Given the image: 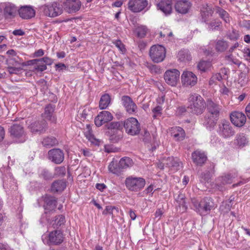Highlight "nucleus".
I'll list each match as a JSON object with an SVG mask.
<instances>
[{
    "mask_svg": "<svg viewBox=\"0 0 250 250\" xmlns=\"http://www.w3.org/2000/svg\"><path fill=\"white\" fill-rule=\"evenodd\" d=\"M49 241L50 243L58 245L63 241L62 233L60 230L52 231L49 235Z\"/></svg>",
    "mask_w": 250,
    "mask_h": 250,
    "instance_id": "nucleus-27",
    "label": "nucleus"
},
{
    "mask_svg": "<svg viewBox=\"0 0 250 250\" xmlns=\"http://www.w3.org/2000/svg\"><path fill=\"white\" fill-rule=\"evenodd\" d=\"M211 79V80H217L218 81H221L222 80V77L220 73H217L212 76Z\"/></svg>",
    "mask_w": 250,
    "mask_h": 250,
    "instance_id": "nucleus-62",
    "label": "nucleus"
},
{
    "mask_svg": "<svg viewBox=\"0 0 250 250\" xmlns=\"http://www.w3.org/2000/svg\"><path fill=\"white\" fill-rule=\"evenodd\" d=\"M113 43L123 53L125 51V45L120 40H115L113 42Z\"/></svg>",
    "mask_w": 250,
    "mask_h": 250,
    "instance_id": "nucleus-52",
    "label": "nucleus"
},
{
    "mask_svg": "<svg viewBox=\"0 0 250 250\" xmlns=\"http://www.w3.org/2000/svg\"><path fill=\"white\" fill-rule=\"evenodd\" d=\"M33 64L34 65V68L37 71L42 72L47 69V66L42 60L35 59L32 60Z\"/></svg>",
    "mask_w": 250,
    "mask_h": 250,
    "instance_id": "nucleus-40",
    "label": "nucleus"
},
{
    "mask_svg": "<svg viewBox=\"0 0 250 250\" xmlns=\"http://www.w3.org/2000/svg\"><path fill=\"white\" fill-rule=\"evenodd\" d=\"M157 7L165 14H169L172 11V2L170 0H162Z\"/></svg>",
    "mask_w": 250,
    "mask_h": 250,
    "instance_id": "nucleus-29",
    "label": "nucleus"
},
{
    "mask_svg": "<svg viewBox=\"0 0 250 250\" xmlns=\"http://www.w3.org/2000/svg\"><path fill=\"white\" fill-rule=\"evenodd\" d=\"M171 136L177 141H181L184 139L186 134L184 130L180 126L172 127L170 130Z\"/></svg>",
    "mask_w": 250,
    "mask_h": 250,
    "instance_id": "nucleus-26",
    "label": "nucleus"
},
{
    "mask_svg": "<svg viewBox=\"0 0 250 250\" xmlns=\"http://www.w3.org/2000/svg\"><path fill=\"white\" fill-rule=\"evenodd\" d=\"M191 6V3L188 0H178L175 4V10L179 13H187Z\"/></svg>",
    "mask_w": 250,
    "mask_h": 250,
    "instance_id": "nucleus-21",
    "label": "nucleus"
},
{
    "mask_svg": "<svg viewBox=\"0 0 250 250\" xmlns=\"http://www.w3.org/2000/svg\"><path fill=\"white\" fill-rule=\"evenodd\" d=\"M21 69L20 67H16L10 66L7 67V70L10 74H17L21 71Z\"/></svg>",
    "mask_w": 250,
    "mask_h": 250,
    "instance_id": "nucleus-54",
    "label": "nucleus"
},
{
    "mask_svg": "<svg viewBox=\"0 0 250 250\" xmlns=\"http://www.w3.org/2000/svg\"><path fill=\"white\" fill-rule=\"evenodd\" d=\"M48 159L52 162L60 164L64 160V153L62 150L59 148L50 150L48 152Z\"/></svg>",
    "mask_w": 250,
    "mask_h": 250,
    "instance_id": "nucleus-15",
    "label": "nucleus"
},
{
    "mask_svg": "<svg viewBox=\"0 0 250 250\" xmlns=\"http://www.w3.org/2000/svg\"><path fill=\"white\" fill-rule=\"evenodd\" d=\"M144 136L143 140L146 143H150L151 142V137L149 133L146 129L144 130L143 134Z\"/></svg>",
    "mask_w": 250,
    "mask_h": 250,
    "instance_id": "nucleus-55",
    "label": "nucleus"
},
{
    "mask_svg": "<svg viewBox=\"0 0 250 250\" xmlns=\"http://www.w3.org/2000/svg\"><path fill=\"white\" fill-rule=\"evenodd\" d=\"M109 136V139L110 142L113 143H116L119 142L123 137V133L122 129L117 130H110L107 132Z\"/></svg>",
    "mask_w": 250,
    "mask_h": 250,
    "instance_id": "nucleus-32",
    "label": "nucleus"
},
{
    "mask_svg": "<svg viewBox=\"0 0 250 250\" xmlns=\"http://www.w3.org/2000/svg\"><path fill=\"white\" fill-rule=\"evenodd\" d=\"M30 131L36 134H42L45 132L48 128L46 122L44 120L33 122L29 126Z\"/></svg>",
    "mask_w": 250,
    "mask_h": 250,
    "instance_id": "nucleus-11",
    "label": "nucleus"
},
{
    "mask_svg": "<svg viewBox=\"0 0 250 250\" xmlns=\"http://www.w3.org/2000/svg\"><path fill=\"white\" fill-rule=\"evenodd\" d=\"M66 186L65 181L63 180H58L52 183L51 190L54 192L62 191L66 188Z\"/></svg>",
    "mask_w": 250,
    "mask_h": 250,
    "instance_id": "nucleus-34",
    "label": "nucleus"
},
{
    "mask_svg": "<svg viewBox=\"0 0 250 250\" xmlns=\"http://www.w3.org/2000/svg\"><path fill=\"white\" fill-rule=\"evenodd\" d=\"M214 165L213 164H210L209 170L206 172L201 174V178L202 181L208 182L210 178L211 173L213 171Z\"/></svg>",
    "mask_w": 250,
    "mask_h": 250,
    "instance_id": "nucleus-44",
    "label": "nucleus"
},
{
    "mask_svg": "<svg viewBox=\"0 0 250 250\" xmlns=\"http://www.w3.org/2000/svg\"><path fill=\"white\" fill-rule=\"evenodd\" d=\"M133 165L132 160L129 157H124L122 158L118 164L115 167L114 163H111L108 166V169L112 173L116 174H119L124 169H126Z\"/></svg>",
    "mask_w": 250,
    "mask_h": 250,
    "instance_id": "nucleus-6",
    "label": "nucleus"
},
{
    "mask_svg": "<svg viewBox=\"0 0 250 250\" xmlns=\"http://www.w3.org/2000/svg\"><path fill=\"white\" fill-rule=\"evenodd\" d=\"M230 118L231 123L236 126H242L246 123V117L242 112L234 111L231 113Z\"/></svg>",
    "mask_w": 250,
    "mask_h": 250,
    "instance_id": "nucleus-19",
    "label": "nucleus"
},
{
    "mask_svg": "<svg viewBox=\"0 0 250 250\" xmlns=\"http://www.w3.org/2000/svg\"><path fill=\"white\" fill-rule=\"evenodd\" d=\"M43 206L45 213L55 210L57 206V199L55 197L46 196L44 198Z\"/></svg>",
    "mask_w": 250,
    "mask_h": 250,
    "instance_id": "nucleus-24",
    "label": "nucleus"
},
{
    "mask_svg": "<svg viewBox=\"0 0 250 250\" xmlns=\"http://www.w3.org/2000/svg\"><path fill=\"white\" fill-rule=\"evenodd\" d=\"M233 199L234 197H230L228 200L223 202L220 207V210L223 213L228 212L230 210L232 206L231 202Z\"/></svg>",
    "mask_w": 250,
    "mask_h": 250,
    "instance_id": "nucleus-41",
    "label": "nucleus"
},
{
    "mask_svg": "<svg viewBox=\"0 0 250 250\" xmlns=\"http://www.w3.org/2000/svg\"><path fill=\"white\" fill-rule=\"evenodd\" d=\"M147 5L146 0H129L128 8L133 12H139L144 9Z\"/></svg>",
    "mask_w": 250,
    "mask_h": 250,
    "instance_id": "nucleus-16",
    "label": "nucleus"
},
{
    "mask_svg": "<svg viewBox=\"0 0 250 250\" xmlns=\"http://www.w3.org/2000/svg\"><path fill=\"white\" fill-rule=\"evenodd\" d=\"M125 184L129 190L137 192L144 188L146 181L142 177L129 176L125 179Z\"/></svg>",
    "mask_w": 250,
    "mask_h": 250,
    "instance_id": "nucleus-3",
    "label": "nucleus"
},
{
    "mask_svg": "<svg viewBox=\"0 0 250 250\" xmlns=\"http://www.w3.org/2000/svg\"><path fill=\"white\" fill-rule=\"evenodd\" d=\"M229 47L228 42L224 40H219L215 43V49L218 52H223L226 51Z\"/></svg>",
    "mask_w": 250,
    "mask_h": 250,
    "instance_id": "nucleus-39",
    "label": "nucleus"
},
{
    "mask_svg": "<svg viewBox=\"0 0 250 250\" xmlns=\"http://www.w3.org/2000/svg\"><path fill=\"white\" fill-rule=\"evenodd\" d=\"M164 213L162 209L159 208L158 209L155 213V218L157 219L158 220H160Z\"/></svg>",
    "mask_w": 250,
    "mask_h": 250,
    "instance_id": "nucleus-59",
    "label": "nucleus"
},
{
    "mask_svg": "<svg viewBox=\"0 0 250 250\" xmlns=\"http://www.w3.org/2000/svg\"><path fill=\"white\" fill-rule=\"evenodd\" d=\"M148 29L145 26H140L135 29V32L137 36L140 38H144L147 32Z\"/></svg>",
    "mask_w": 250,
    "mask_h": 250,
    "instance_id": "nucleus-47",
    "label": "nucleus"
},
{
    "mask_svg": "<svg viewBox=\"0 0 250 250\" xmlns=\"http://www.w3.org/2000/svg\"><path fill=\"white\" fill-rule=\"evenodd\" d=\"M62 5L63 10L72 14L77 12L80 9L82 3L80 0H65Z\"/></svg>",
    "mask_w": 250,
    "mask_h": 250,
    "instance_id": "nucleus-12",
    "label": "nucleus"
},
{
    "mask_svg": "<svg viewBox=\"0 0 250 250\" xmlns=\"http://www.w3.org/2000/svg\"><path fill=\"white\" fill-rule=\"evenodd\" d=\"M162 107L160 105H157L152 109L153 113L152 117L154 119H156L162 115Z\"/></svg>",
    "mask_w": 250,
    "mask_h": 250,
    "instance_id": "nucleus-50",
    "label": "nucleus"
},
{
    "mask_svg": "<svg viewBox=\"0 0 250 250\" xmlns=\"http://www.w3.org/2000/svg\"><path fill=\"white\" fill-rule=\"evenodd\" d=\"M121 101L127 113L130 114H134L137 112V106L129 96H122Z\"/></svg>",
    "mask_w": 250,
    "mask_h": 250,
    "instance_id": "nucleus-14",
    "label": "nucleus"
},
{
    "mask_svg": "<svg viewBox=\"0 0 250 250\" xmlns=\"http://www.w3.org/2000/svg\"><path fill=\"white\" fill-rule=\"evenodd\" d=\"M111 102V98L108 94L102 96L99 102V108L104 109L107 108Z\"/></svg>",
    "mask_w": 250,
    "mask_h": 250,
    "instance_id": "nucleus-38",
    "label": "nucleus"
},
{
    "mask_svg": "<svg viewBox=\"0 0 250 250\" xmlns=\"http://www.w3.org/2000/svg\"><path fill=\"white\" fill-rule=\"evenodd\" d=\"M41 9L45 16L50 17H57L62 14L63 12L62 5L57 2L43 5Z\"/></svg>",
    "mask_w": 250,
    "mask_h": 250,
    "instance_id": "nucleus-7",
    "label": "nucleus"
},
{
    "mask_svg": "<svg viewBox=\"0 0 250 250\" xmlns=\"http://www.w3.org/2000/svg\"><path fill=\"white\" fill-rule=\"evenodd\" d=\"M5 135V131L3 127L0 126V142L2 141L4 139Z\"/></svg>",
    "mask_w": 250,
    "mask_h": 250,
    "instance_id": "nucleus-64",
    "label": "nucleus"
},
{
    "mask_svg": "<svg viewBox=\"0 0 250 250\" xmlns=\"http://www.w3.org/2000/svg\"><path fill=\"white\" fill-rule=\"evenodd\" d=\"M178 58L181 62H188L191 59V55L187 50L180 51L178 54Z\"/></svg>",
    "mask_w": 250,
    "mask_h": 250,
    "instance_id": "nucleus-43",
    "label": "nucleus"
},
{
    "mask_svg": "<svg viewBox=\"0 0 250 250\" xmlns=\"http://www.w3.org/2000/svg\"><path fill=\"white\" fill-rule=\"evenodd\" d=\"M123 125L126 133L130 135H137L141 130L140 123L136 118L133 117L129 118L125 120Z\"/></svg>",
    "mask_w": 250,
    "mask_h": 250,
    "instance_id": "nucleus-4",
    "label": "nucleus"
},
{
    "mask_svg": "<svg viewBox=\"0 0 250 250\" xmlns=\"http://www.w3.org/2000/svg\"><path fill=\"white\" fill-rule=\"evenodd\" d=\"M211 66V62L209 61H201L198 64L197 67L200 70L205 72L208 70Z\"/></svg>",
    "mask_w": 250,
    "mask_h": 250,
    "instance_id": "nucleus-45",
    "label": "nucleus"
},
{
    "mask_svg": "<svg viewBox=\"0 0 250 250\" xmlns=\"http://www.w3.org/2000/svg\"><path fill=\"white\" fill-rule=\"evenodd\" d=\"M180 73L176 69L167 70L164 74V79L166 83L172 86H176L179 81Z\"/></svg>",
    "mask_w": 250,
    "mask_h": 250,
    "instance_id": "nucleus-9",
    "label": "nucleus"
},
{
    "mask_svg": "<svg viewBox=\"0 0 250 250\" xmlns=\"http://www.w3.org/2000/svg\"><path fill=\"white\" fill-rule=\"evenodd\" d=\"M65 222V217L62 215H60L56 217L54 223L53 224L54 228H58L59 227L64 225Z\"/></svg>",
    "mask_w": 250,
    "mask_h": 250,
    "instance_id": "nucleus-48",
    "label": "nucleus"
},
{
    "mask_svg": "<svg viewBox=\"0 0 250 250\" xmlns=\"http://www.w3.org/2000/svg\"><path fill=\"white\" fill-rule=\"evenodd\" d=\"M206 106L208 110L207 115L219 118L221 110L219 105L214 103L212 101L208 100Z\"/></svg>",
    "mask_w": 250,
    "mask_h": 250,
    "instance_id": "nucleus-22",
    "label": "nucleus"
},
{
    "mask_svg": "<svg viewBox=\"0 0 250 250\" xmlns=\"http://www.w3.org/2000/svg\"><path fill=\"white\" fill-rule=\"evenodd\" d=\"M248 143V139L244 133H240L236 135L235 143L240 146H243Z\"/></svg>",
    "mask_w": 250,
    "mask_h": 250,
    "instance_id": "nucleus-42",
    "label": "nucleus"
},
{
    "mask_svg": "<svg viewBox=\"0 0 250 250\" xmlns=\"http://www.w3.org/2000/svg\"><path fill=\"white\" fill-rule=\"evenodd\" d=\"M114 209H116L115 207L112 206H107L106 207L105 209L103 211V214L106 215L107 214H112V211Z\"/></svg>",
    "mask_w": 250,
    "mask_h": 250,
    "instance_id": "nucleus-56",
    "label": "nucleus"
},
{
    "mask_svg": "<svg viewBox=\"0 0 250 250\" xmlns=\"http://www.w3.org/2000/svg\"><path fill=\"white\" fill-rule=\"evenodd\" d=\"M217 132L220 136L224 138H229L234 134V131L230 123L226 120H222L219 123Z\"/></svg>",
    "mask_w": 250,
    "mask_h": 250,
    "instance_id": "nucleus-8",
    "label": "nucleus"
},
{
    "mask_svg": "<svg viewBox=\"0 0 250 250\" xmlns=\"http://www.w3.org/2000/svg\"><path fill=\"white\" fill-rule=\"evenodd\" d=\"M66 173V169L64 167H58L55 169V174L58 176H63Z\"/></svg>",
    "mask_w": 250,
    "mask_h": 250,
    "instance_id": "nucleus-51",
    "label": "nucleus"
},
{
    "mask_svg": "<svg viewBox=\"0 0 250 250\" xmlns=\"http://www.w3.org/2000/svg\"><path fill=\"white\" fill-rule=\"evenodd\" d=\"M149 54L153 62L159 63L164 60L166 57V49L162 45H154L150 47Z\"/></svg>",
    "mask_w": 250,
    "mask_h": 250,
    "instance_id": "nucleus-5",
    "label": "nucleus"
},
{
    "mask_svg": "<svg viewBox=\"0 0 250 250\" xmlns=\"http://www.w3.org/2000/svg\"><path fill=\"white\" fill-rule=\"evenodd\" d=\"M177 203H178L179 207H182L183 211H185L187 208V206L186 204L185 196L184 194L180 193L175 199Z\"/></svg>",
    "mask_w": 250,
    "mask_h": 250,
    "instance_id": "nucleus-49",
    "label": "nucleus"
},
{
    "mask_svg": "<svg viewBox=\"0 0 250 250\" xmlns=\"http://www.w3.org/2000/svg\"><path fill=\"white\" fill-rule=\"evenodd\" d=\"M191 201L195 210L201 215L209 213L211 209L217 207L213 200L210 197H205L200 201L196 199H192Z\"/></svg>",
    "mask_w": 250,
    "mask_h": 250,
    "instance_id": "nucleus-2",
    "label": "nucleus"
},
{
    "mask_svg": "<svg viewBox=\"0 0 250 250\" xmlns=\"http://www.w3.org/2000/svg\"><path fill=\"white\" fill-rule=\"evenodd\" d=\"M239 34L238 31L235 30H233L231 32L229 33L228 35V38L230 40L235 41L238 39L239 38Z\"/></svg>",
    "mask_w": 250,
    "mask_h": 250,
    "instance_id": "nucleus-53",
    "label": "nucleus"
},
{
    "mask_svg": "<svg viewBox=\"0 0 250 250\" xmlns=\"http://www.w3.org/2000/svg\"><path fill=\"white\" fill-rule=\"evenodd\" d=\"M232 176L230 174H225L218 177L216 180L215 188L220 191L225 189L224 185L231 183Z\"/></svg>",
    "mask_w": 250,
    "mask_h": 250,
    "instance_id": "nucleus-20",
    "label": "nucleus"
},
{
    "mask_svg": "<svg viewBox=\"0 0 250 250\" xmlns=\"http://www.w3.org/2000/svg\"><path fill=\"white\" fill-rule=\"evenodd\" d=\"M54 107L51 104H48L44 109V112L42 114V117L51 122L54 123L56 121V117L53 115Z\"/></svg>",
    "mask_w": 250,
    "mask_h": 250,
    "instance_id": "nucleus-28",
    "label": "nucleus"
},
{
    "mask_svg": "<svg viewBox=\"0 0 250 250\" xmlns=\"http://www.w3.org/2000/svg\"><path fill=\"white\" fill-rule=\"evenodd\" d=\"M163 164L166 165V167L173 168L174 170H177L182 167V163L179 160L172 157H169L167 158H163Z\"/></svg>",
    "mask_w": 250,
    "mask_h": 250,
    "instance_id": "nucleus-25",
    "label": "nucleus"
},
{
    "mask_svg": "<svg viewBox=\"0 0 250 250\" xmlns=\"http://www.w3.org/2000/svg\"><path fill=\"white\" fill-rule=\"evenodd\" d=\"M84 134L86 138L90 142H91V143L95 145H99V140L95 138L92 133V129L90 125H86V128L84 129Z\"/></svg>",
    "mask_w": 250,
    "mask_h": 250,
    "instance_id": "nucleus-33",
    "label": "nucleus"
},
{
    "mask_svg": "<svg viewBox=\"0 0 250 250\" xmlns=\"http://www.w3.org/2000/svg\"><path fill=\"white\" fill-rule=\"evenodd\" d=\"M41 59L43 62L46 66L47 65H50L53 62V60L48 57H44Z\"/></svg>",
    "mask_w": 250,
    "mask_h": 250,
    "instance_id": "nucleus-58",
    "label": "nucleus"
},
{
    "mask_svg": "<svg viewBox=\"0 0 250 250\" xmlns=\"http://www.w3.org/2000/svg\"><path fill=\"white\" fill-rule=\"evenodd\" d=\"M17 6L12 3H8L4 9V14L6 18H12L15 17L18 11Z\"/></svg>",
    "mask_w": 250,
    "mask_h": 250,
    "instance_id": "nucleus-30",
    "label": "nucleus"
},
{
    "mask_svg": "<svg viewBox=\"0 0 250 250\" xmlns=\"http://www.w3.org/2000/svg\"><path fill=\"white\" fill-rule=\"evenodd\" d=\"M214 10L216 13L219 15L220 18L225 22L229 23L230 22V17L226 11L218 6H215Z\"/></svg>",
    "mask_w": 250,
    "mask_h": 250,
    "instance_id": "nucleus-37",
    "label": "nucleus"
},
{
    "mask_svg": "<svg viewBox=\"0 0 250 250\" xmlns=\"http://www.w3.org/2000/svg\"><path fill=\"white\" fill-rule=\"evenodd\" d=\"M241 26L247 29H250V21L244 20L241 22Z\"/></svg>",
    "mask_w": 250,
    "mask_h": 250,
    "instance_id": "nucleus-61",
    "label": "nucleus"
},
{
    "mask_svg": "<svg viewBox=\"0 0 250 250\" xmlns=\"http://www.w3.org/2000/svg\"><path fill=\"white\" fill-rule=\"evenodd\" d=\"M42 144L44 147L50 148L57 145L58 141L54 137L46 136L43 138Z\"/></svg>",
    "mask_w": 250,
    "mask_h": 250,
    "instance_id": "nucleus-36",
    "label": "nucleus"
},
{
    "mask_svg": "<svg viewBox=\"0 0 250 250\" xmlns=\"http://www.w3.org/2000/svg\"><path fill=\"white\" fill-rule=\"evenodd\" d=\"M244 70L240 73L237 79V83L241 87L245 86L249 81L248 76L249 69L245 66H244Z\"/></svg>",
    "mask_w": 250,
    "mask_h": 250,
    "instance_id": "nucleus-31",
    "label": "nucleus"
},
{
    "mask_svg": "<svg viewBox=\"0 0 250 250\" xmlns=\"http://www.w3.org/2000/svg\"><path fill=\"white\" fill-rule=\"evenodd\" d=\"M181 81L183 85L192 86L196 84L197 78L192 72L185 71L182 74Z\"/></svg>",
    "mask_w": 250,
    "mask_h": 250,
    "instance_id": "nucleus-13",
    "label": "nucleus"
},
{
    "mask_svg": "<svg viewBox=\"0 0 250 250\" xmlns=\"http://www.w3.org/2000/svg\"><path fill=\"white\" fill-rule=\"evenodd\" d=\"M218 119V118L213 117L212 116L207 114L205 117L203 124L207 128L209 129H212L216 125Z\"/></svg>",
    "mask_w": 250,
    "mask_h": 250,
    "instance_id": "nucleus-35",
    "label": "nucleus"
},
{
    "mask_svg": "<svg viewBox=\"0 0 250 250\" xmlns=\"http://www.w3.org/2000/svg\"><path fill=\"white\" fill-rule=\"evenodd\" d=\"M244 56L246 60L250 62V49L249 48H245L243 50Z\"/></svg>",
    "mask_w": 250,
    "mask_h": 250,
    "instance_id": "nucleus-57",
    "label": "nucleus"
},
{
    "mask_svg": "<svg viewBox=\"0 0 250 250\" xmlns=\"http://www.w3.org/2000/svg\"><path fill=\"white\" fill-rule=\"evenodd\" d=\"M113 118L112 115L108 111L100 112L95 118V125L98 127L101 126L104 124L111 121Z\"/></svg>",
    "mask_w": 250,
    "mask_h": 250,
    "instance_id": "nucleus-17",
    "label": "nucleus"
},
{
    "mask_svg": "<svg viewBox=\"0 0 250 250\" xmlns=\"http://www.w3.org/2000/svg\"><path fill=\"white\" fill-rule=\"evenodd\" d=\"M191 159L196 166H202L207 161V156L204 151L198 149L192 153Z\"/></svg>",
    "mask_w": 250,
    "mask_h": 250,
    "instance_id": "nucleus-18",
    "label": "nucleus"
},
{
    "mask_svg": "<svg viewBox=\"0 0 250 250\" xmlns=\"http://www.w3.org/2000/svg\"><path fill=\"white\" fill-rule=\"evenodd\" d=\"M20 16L24 19H29L35 15V11L31 6H23L18 10Z\"/></svg>",
    "mask_w": 250,
    "mask_h": 250,
    "instance_id": "nucleus-23",
    "label": "nucleus"
},
{
    "mask_svg": "<svg viewBox=\"0 0 250 250\" xmlns=\"http://www.w3.org/2000/svg\"><path fill=\"white\" fill-rule=\"evenodd\" d=\"M108 131L110 130H117L118 129H122L123 127V124L119 122H113L107 124L106 125Z\"/></svg>",
    "mask_w": 250,
    "mask_h": 250,
    "instance_id": "nucleus-46",
    "label": "nucleus"
},
{
    "mask_svg": "<svg viewBox=\"0 0 250 250\" xmlns=\"http://www.w3.org/2000/svg\"><path fill=\"white\" fill-rule=\"evenodd\" d=\"M11 136L18 140L19 143H23L26 140L23 127L20 125L14 124L10 129Z\"/></svg>",
    "mask_w": 250,
    "mask_h": 250,
    "instance_id": "nucleus-10",
    "label": "nucleus"
},
{
    "mask_svg": "<svg viewBox=\"0 0 250 250\" xmlns=\"http://www.w3.org/2000/svg\"><path fill=\"white\" fill-rule=\"evenodd\" d=\"M188 109L197 115L202 114L205 110L206 104L203 98L197 94H191L188 98Z\"/></svg>",
    "mask_w": 250,
    "mask_h": 250,
    "instance_id": "nucleus-1",
    "label": "nucleus"
},
{
    "mask_svg": "<svg viewBox=\"0 0 250 250\" xmlns=\"http://www.w3.org/2000/svg\"><path fill=\"white\" fill-rule=\"evenodd\" d=\"M43 55H44V51L42 49H40L34 52V57H40L42 56Z\"/></svg>",
    "mask_w": 250,
    "mask_h": 250,
    "instance_id": "nucleus-60",
    "label": "nucleus"
},
{
    "mask_svg": "<svg viewBox=\"0 0 250 250\" xmlns=\"http://www.w3.org/2000/svg\"><path fill=\"white\" fill-rule=\"evenodd\" d=\"M13 34L16 36H22L24 34V32L21 29H18L13 31Z\"/></svg>",
    "mask_w": 250,
    "mask_h": 250,
    "instance_id": "nucleus-63",
    "label": "nucleus"
}]
</instances>
